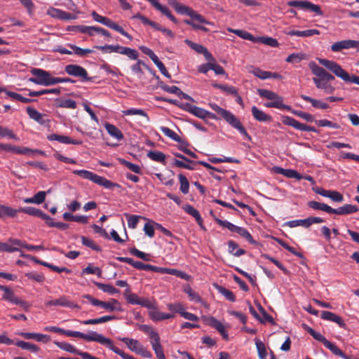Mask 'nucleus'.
<instances>
[{
  "instance_id": "37998d69",
  "label": "nucleus",
  "mask_w": 359,
  "mask_h": 359,
  "mask_svg": "<svg viewBox=\"0 0 359 359\" xmlns=\"http://www.w3.org/2000/svg\"><path fill=\"white\" fill-rule=\"evenodd\" d=\"M60 306L67 307L69 309H75L79 310L81 309L80 306L69 299V297L65 295H62L60 297Z\"/></svg>"
},
{
  "instance_id": "aec40b11",
  "label": "nucleus",
  "mask_w": 359,
  "mask_h": 359,
  "mask_svg": "<svg viewBox=\"0 0 359 359\" xmlns=\"http://www.w3.org/2000/svg\"><path fill=\"white\" fill-rule=\"evenodd\" d=\"M150 344L151 345L152 349L155 353V355L158 359H164L165 357L163 346L161 343L160 336L154 338L150 340Z\"/></svg>"
},
{
  "instance_id": "052dcab7",
  "label": "nucleus",
  "mask_w": 359,
  "mask_h": 359,
  "mask_svg": "<svg viewBox=\"0 0 359 359\" xmlns=\"http://www.w3.org/2000/svg\"><path fill=\"white\" fill-rule=\"evenodd\" d=\"M55 344L59 347L60 348L67 351L69 353L76 354L78 353V349L76 348L73 345L67 343V342H60V341H55Z\"/></svg>"
},
{
  "instance_id": "2eb2a0df",
  "label": "nucleus",
  "mask_w": 359,
  "mask_h": 359,
  "mask_svg": "<svg viewBox=\"0 0 359 359\" xmlns=\"http://www.w3.org/2000/svg\"><path fill=\"white\" fill-rule=\"evenodd\" d=\"M359 46V41L355 40H343L337 41L331 46V50L333 52H340L344 49L357 48Z\"/></svg>"
},
{
  "instance_id": "a211bd4d",
  "label": "nucleus",
  "mask_w": 359,
  "mask_h": 359,
  "mask_svg": "<svg viewBox=\"0 0 359 359\" xmlns=\"http://www.w3.org/2000/svg\"><path fill=\"white\" fill-rule=\"evenodd\" d=\"M205 321L207 325L217 330L222 336L223 339L226 340L229 339V335L225 330V327L215 317H209L206 318Z\"/></svg>"
},
{
  "instance_id": "c756f323",
  "label": "nucleus",
  "mask_w": 359,
  "mask_h": 359,
  "mask_svg": "<svg viewBox=\"0 0 359 359\" xmlns=\"http://www.w3.org/2000/svg\"><path fill=\"white\" fill-rule=\"evenodd\" d=\"M252 114L255 119L260 122H267L271 120V116L259 109L257 107H252Z\"/></svg>"
},
{
  "instance_id": "79ce46f5",
  "label": "nucleus",
  "mask_w": 359,
  "mask_h": 359,
  "mask_svg": "<svg viewBox=\"0 0 359 359\" xmlns=\"http://www.w3.org/2000/svg\"><path fill=\"white\" fill-rule=\"evenodd\" d=\"M147 156L152 161L165 164V155L158 151H150L147 154Z\"/></svg>"
},
{
  "instance_id": "bb28decb",
  "label": "nucleus",
  "mask_w": 359,
  "mask_h": 359,
  "mask_svg": "<svg viewBox=\"0 0 359 359\" xmlns=\"http://www.w3.org/2000/svg\"><path fill=\"white\" fill-rule=\"evenodd\" d=\"M184 210L189 215H191L196 219L198 224L203 229H205V227L203 224V219L200 215V212L194 208L191 205H186L183 208Z\"/></svg>"
},
{
  "instance_id": "603ef678",
  "label": "nucleus",
  "mask_w": 359,
  "mask_h": 359,
  "mask_svg": "<svg viewBox=\"0 0 359 359\" xmlns=\"http://www.w3.org/2000/svg\"><path fill=\"white\" fill-rule=\"evenodd\" d=\"M118 161L121 165L126 166V168H128L129 170H130L133 172H135L136 174L141 173L142 170H141V168L138 165L134 164V163H133L130 161H128L126 159L121 158H118Z\"/></svg>"
},
{
  "instance_id": "f704fd0d",
  "label": "nucleus",
  "mask_w": 359,
  "mask_h": 359,
  "mask_svg": "<svg viewBox=\"0 0 359 359\" xmlns=\"http://www.w3.org/2000/svg\"><path fill=\"white\" fill-rule=\"evenodd\" d=\"M149 317L154 321H161L174 317L173 314L163 313L159 311H151L149 312Z\"/></svg>"
},
{
  "instance_id": "0eeeda50",
  "label": "nucleus",
  "mask_w": 359,
  "mask_h": 359,
  "mask_svg": "<svg viewBox=\"0 0 359 359\" xmlns=\"http://www.w3.org/2000/svg\"><path fill=\"white\" fill-rule=\"evenodd\" d=\"M33 77L29 78V81L43 86H49L50 73L46 70L34 68L31 70Z\"/></svg>"
},
{
  "instance_id": "9b49d317",
  "label": "nucleus",
  "mask_w": 359,
  "mask_h": 359,
  "mask_svg": "<svg viewBox=\"0 0 359 359\" xmlns=\"http://www.w3.org/2000/svg\"><path fill=\"white\" fill-rule=\"evenodd\" d=\"M324 222V219L319 217H309L304 219H296L287 222L285 225L290 228H294L299 226L309 228L313 224H319Z\"/></svg>"
},
{
  "instance_id": "c03bdc74",
  "label": "nucleus",
  "mask_w": 359,
  "mask_h": 359,
  "mask_svg": "<svg viewBox=\"0 0 359 359\" xmlns=\"http://www.w3.org/2000/svg\"><path fill=\"white\" fill-rule=\"evenodd\" d=\"M18 212H20V208L16 210L11 207L0 205V217H2L5 215L14 217Z\"/></svg>"
},
{
  "instance_id": "4be33fe9",
  "label": "nucleus",
  "mask_w": 359,
  "mask_h": 359,
  "mask_svg": "<svg viewBox=\"0 0 359 359\" xmlns=\"http://www.w3.org/2000/svg\"><path fill=\"white\" fill-rule=\"evenodd\" d=\"M274 170L276 173L282 175L288 178H294L297 180L302 179V175L292 169H284L280 167H275Z\"/></svg>"
},
{
  "instance_id": "e433bc0d",
  "label": "nucleus",
  "mask_w": 359,
  "mask_h": 359,
  "mask_svg": "<svg viewBox=\"0 0 359 359\" xmlns=\"http://www.w3.org/2000/svg\"><path fill=\"white\" fill-rule=\"evenodd\" d=\"M61 93V88H51V89H43L39 91L30 90L29 93V95L31 97H37L41 96L45 94H55L59 95Z\"/></svg>"
},
{
  "instance_id": "e2e57ef3",
  "label": "nucleus",
  "mask_w": 359,
  "mask_h": 359,
  "mask_svg": "<svg viewBox=\"0 0 359 359\" xmlns=\"http://www.w3.org/2000/svg\"><path fill=\"white\" fill-rule=\"evenodd\" d=\"M129 252L131 255L136 256L137 257L142 259L144 261L149 262L151 260V255L149 254H147L144 252H142L137 249L136 248H132L129 250Z\"/></svg>"
},
{
  "instance_id": "8fccbe9b",
  "label": "nucleus",
  "mask_w": 359,
  "mask_h": 359,
  "mask_svg": "<svg viewBox=\"0 0 359 359\" xmlns=\"http://www.w3.org/2000/svg\"><path fill=\"white\" fill-rule=\"evenodd\" d=\"M160 130L165 136L170 137L172 140L180 143L182 142V138L175 132L169 128L161 126Z\"/></svg>"
},
{
  "instance_id": "9d476101",
  "label": "nucleus",
  "mask_w": 359,
  "mask_h": 359,
  "mask_svg": "<svg viewBox=\"0 0 359 359\" xmlns=\"http://www.w3.org/2000/svg\"><path fill=\"white\" fill-rule=\"evenodd\" d=\"M287 6L290 7L299 8L304 11H310L315 13L316 15H322L323 12L318 5L312 4L311 2L304 1H290L287 3Z\"/></svg>"
},
{
  "instance_id": "774afa93",
  "label": "nucleus",
  "mask_w": 359,
  "mask_h": 359,
  "mask_svg": "<svg viewBox=\"0 0 359 359\" xmlns=\"http://www.w3.org/2000/svg\"><path fill=\"white\" fill-rule=\"evenodd\" d=\"M81 242L82 244L85 246H87L97 252L101 250V248L95 243V242L86 236H81Z\"/></svg>"
},
{
  "instance_id": "4c0bfd02",
  "label": "nucleus",
  "mask_w": 359,
  "mask_h": 359,
  "mask_svg": "<svg viewBox=\"0 0 359 359\" xmlns=\"http://www.w3.org/2000/svg\"><path fill=\"white\" fill-rule=\"evenodd\" d=\"M115 319H116V317L115 316H104L98 318L83 320L81 321V323L83 325H95L99 323H104Z\"/></svg>"
},
{
  "instance_id": "f8f14e48",
  "label": "nucleus",
  "mask_w": 359,
  "mask_h": 359,
  "mask_svg": "<svg viewBox=\"0 0 359 359\" xmlns=\"http://www.w3.org/2000/svg\"><path fill=\"white\" fill-rule=\"evenodd\" d=\"M184 109L186 111L202 119H205L206 118L214 120L218 119L217 116L215 114L208 111L203 108L192 105L189 103L184 104Z\"/></svg>"
},
{
  "instance_id": "c85d7f7f",
  "label": "nucleus",
  "mask_w": 359,
  "mask_h": 359,
  "mask_svg": "<svg viewBox=\"0 0 359 359\" xmlns=\"http://www.w3.org/2000/svg\"><path fill=\"white\" fill-rule=\"evenodd\" d=\"M285 34L288 36H297L302 37H309L315 34H320V32L318 29H307L304 31H298V30H290L285 32Z\"/></svg>"
},
{
  "instance_id": "7c9ffc66",
  "label": "nucleus",
  "mask_w": 359,
  "mask_h": 359,
  "mask_svg": "<svg viewBox=\"0 0 359 359\" xmlns=\"http://www.w3.org/2000/svg\"><path fill=\"white\" fill-rule=\"evenodd\" d=\"M20 212L27 214L29 215L35 216L41 219H46L45 213L40 209L34 207L20 208Z\"/></svg>"
},
{
  "instance_id": "a19ab883",
  "label": "nucleus",
  "mask_w": 359,
  "mask_h": 359,
  "mask_svg": "<svg viewBox=\"0 0 359 359\" xmlns=\"http://www.w3.org/2000/svg\"><path fill=\"white\" fill-rule=\"evenodd\" d=\"M118 53L126 55L130 60H137L139 57V53L135 49L121 46Z\"/></svg>"
},
{
  "instance_id": "39448f33",
  "label": "nucleus",
  "mask_w": 359,
  "mask_h": 359,
  "mask_svg": "<svg viewBox=\"0 0 359 359\" xmlns=\"http://www.w3.org/2000/svg\"><path fill=\"white\" fill-rule=\"evenodd\" d=\"M216 222L221 226L228 229L230 231L234 232L246 239L250 243L257 245L250 233L244 227L238 226L229 221L216 219Z\"/></svg>"
},
{
  "instance_id": "680f3d73",
  "label": "nucleus",
  "mask_w": 359,
  "mask_h": 359,
  "mask_svg": "<svg viewBox=\"0 0 359 359\" xmlns=\"http://www.w3.org/2000/svg\"><path fill=\"white\" fill-rule=\"evenodd\" d=\"M129 252L131 255L136 256L137 257L142 259L144 261L149 262L151 260V255L149 254H147L144 252H142L137 249L136 248H132L129 250Z\"/></svg>"
},
{
  "instance_id": "de8ad7c7",
  "label": "nucleus",
  "mask_w": 359,
  "mask_h": 359,
  "mask_svg": "<svg viewBox=\"0 0 359 359\" xmlns=\"http://www.w3.org/2000/svg\"><path fill=\"white\" fill-rule=\"evenodd\" d=\"M94 284L104 292H107L110 294H114L119 292L118 289L109 284H104L99 282H94Z\"/></svg>"
},
{
  "instance_id": "0e129e2a",
  "label": "nucleus",
  "mask_w": 359,
  "mask_h": 359,
  "mask_svg": "<svg viewBox=\"0 0 359 359\" xmlns=\"http://www.w3.org/2000/svg\"><path fill=\"white\" fill-rule=\"evenodd\" d=\"M125 297L127 302L133 305H138L140 297L135 293H132L130 289H127L125 292Z\"/></svg>"
},
{
  "instance_id": "423d86ee",
  "label": "nucleus",
  "mask_w": 359,
  "mask_h": 359,
  "mask_svg": "<svg viewBox=\"0 0 359 359\" xmlns=\"http://www.w3.org/2000/svg\"><path fill=\"white\" fill-rule=\"evenodd\" d=\"M92 16H93L94 20H95L96 22H98L108 27L109 28H111V29L118 32L123 36L127 37L129 40L133 39V37L130 34H129L128 32L124 31V29L121 26H119L118 24L114 22L111 19H109L107 17L102 16V15H99L98 13H97L95 11H93L92 13Z\"/></svg>"
},
{
  "instance_id": "393cba45",
  "label": "nucleus",
  "mask_w": 359,
  "mask_h": 359,
  "mask_svg": "<svg viewBox=\"0 0 359 359\" xmlns=\"http://www.w3.org/2000/svg\"><path fill=\"white\" fill-rule=\"evenodd\" d=\"M300 97L306 102H310L315 109H327L329 108V105L321 100L312 98L311 97L303 94L300 95Z\"/></svg>"
},
{
  "instance_id": "6ab92c4d",
  "label": "nucleus",
  "mask_w": 359,
  "mask_h": 359,
  "mask_svg": "<svg viewBox=\"0 0 359 359\" xmlns=\"http://www.w3.org/2000/svg\"><path fill=\"white\" fill-rule=\"evenodd\" d=\"M47 139L50 141H57L60 143L66 144H74V145H80L82 144V141L73 140L71 137L65 135H60L57 134H51L47 137Z\"/></svg>"
},
{
  "instance_id": "f257e3e1",
  "label": "nucleus",
  "mask_w": 359,
  "mask_h": 359,
  "mask_svg": "<svg viewBox=\"0 0 359 359\" xmlns=\"http://www.w3.org/2000/svg\"><path fill=\"white\" fill-rule=\"evenodd\" d=\"M168 4L179 14L188 15L191 18V20H184V23L190 25L194 29H198L205 32H209V29L207 27L199 25L198 23L203 25H213L212 22L207 20L202 15L197 13L191 7L178 2L177 0H168Z\"/></svg>"
},
{
  "instance_id": "4d7b16f0",
  "label": "nucleus",
  "mask_w": 359,
  "mask_h": 359,
  "mask_svg": "<svg viewBox=\"0 0 359 359\" xmlns=\"http://www.w3.org/2000/svg\"><path fill=\"white\" fill-rule=\"evenodd\" d=\"M58 107L72 109H74L77 107L76 102L71 99H60L59 100Z\"/></svg>"
},
{
  "instance_id": "412c9836",
  "label": "nucleus",
  "mask_w": 359,
  "mask_h": 359,
  "mask_svg": "<svg viewBox=\"0 0 359 359\" xmlns=\"http://www.w3.org/2000/svg\"><path fill=\"white\" fill-rule=\"evenodd\" d=\"M19 334L26 339H34L36 341H41L43 343H48L50 341V336L40 333L20 332Z\"/></svg>"
},
{
  "instance_id": "72a5a7b5",
  "label": "nucleus",
  "mask_w": 359,
  "mask_h": 359,
  "mask_svg": "<svg viewBox=\"0 0 359 359\" xmlns=\"http://www.w3.org/2000/svg\"><path fill=\"white\" fill-rule=\"evenodd\" d=\"M104 127L107 133L113 137H115L118 140H121L123 138V135L121 131L114 125L107 123Z\"/></svg>"
},
{
  "instance_id": "20e7f679",
  "label": "nucleus",
  "mask_w": 359,
  "mask_h": 359,
  "mask_svg": "<svg viewBox=\"0 0 359 359\" xmlns=\"http://www.w3.org/2000/svg\"><path fill=\"white\" fill-rule=\"evenodd\" d=\"M74 175H76L83 179L89 180L93 182L100 185L106 189L120 188L121 186L117 184L112 182L111 181L106 179L104 177H101L93 172L86 170H74L72 172Z\"/></svg>"
},
{
  "instance_id": "13d9d810",
  "label": "nucleus",
  "mask_w": 359,
  "mask_h": 359,
  "mask_svg": "<svg viewBox=\"0 0 359 359\" xmlns=\"http://www.w3.org/2000/svg\"><path fill=\"white\" fill-rule=\"evenodd\" d=\"M139 329L143 332L147 334L150 340L159 336L158 333L154 328L148 325H140Z\"/></svg>"
},
{
  "instance_id": "6e6552de",
  "label": "nucleus",
  "mask_w": 359,
  "mask_h": 359,
  "mask_svg": "<svg viewBox=\"0 0 359 359\" xmlns=\"http://www.w3.org/2000/svg\"><path fill=\"white\" fill-rule=\"evenodd\" d=\"M83 339L88 341H95L100 343V344L107 346L111 351H113V348L115 347L111 339L93 331H90L88 334L83 333Z\"/></svg>"
},
{
  "instance_id": "ddd939ff",
  "label": "nucleus",
  "mask_w": 359,
  "mask_h": 359,
  "mask_svg": "<svg viewBox=\"0 0 359 359\" xmlns=\"http://www.w3.org/2000/svg\"><path fill=\"white\" fill-rule=\"evenodd\" d=\"M282 122L285 126H290L293 127L294 128L301 130V131H309V132H314L317 133V130L313 127L308 126L304 123H302L297 121L296 119L288 116H283L282 117Z\"/></svg>"
},
{
  "instance_id": "3c124183",
  "label": "nucleus",
  "mask_w": 359,
  "mask_h": 359,
  "mask_svg": "<svg viewBox=\"0 0 359 359\" xmlns=\"http://www.w3.org/2000/svg\"><path fill=\"white\" fill-rule=\"evenodd\" d=\"M178 179L180 184V189L181 192L184 194H188L189 190V182L187 177L180 173L178 175Z\"/></svg>"
},
{
  "instance_id": "b1692460",
  "label": "nucleus",
  "mask_w": 359,
  "mask_h": 359,
  "mask_svg": "<svg viewBox=\"0 0 359 359\" xmlns=\"http://www.w3.org/2000/svg\"><path fill=\"white\" fill-rule=\"evenodd\" d=\"M358 211V208L356 205L351 204H345L337 209L332 208V214H337L340 215H348Z\"/></svg>"
},
{
  "instance_id": "5701e85b",
  "label": "nucleus",
  "mask_w": 359,
  "mask_h": 359,
  "mask_svg": "<svg viewBox=\"0 0 359 359\" xmlns=\"http://www.w3.org/2000/svg\"><path fill=\"white\" fill-rule=\"evenodd\" d=\"M0 290L4 292L2 296L3 300L16 304L19 297L15 294L14 292L10 287L0 285Z\"/></svg>"
},
{
  "instance_id": "473e14b6",
  "label": "nucleus",
  "mask_w": 359,
  "mask_h": 359,
  "mask_svg": "<svg viewBox=\"0 0 359 359\" xmlns=\"http://www.w3.org/2000/svg\"><path fill=\"white\" fill-rule=\"evenodd\" d=\"M308 206L316 210H322L327 213L332 214V208L325 203L311 201L308 203Z\"/></svg>"
},
{
  "instance_id": "1a4fd4ad",
  "label": "nucleus",
  "mask_w": 359,
  "mask_h": 359,
  "mask_svg": "<svg viewBox=\"0 0 359 359\" xmlns=\"http://www.w3.org/2000/svg\"><path fill=\"white\" fill-rule=\"evenodd\" d=\"M0 151H4L6 152L18 154H24V155H30L31 154H44V152L38 149H31L27 147H16L14 145H11L9 144H2L0 143Z\"/></svg>"
},
{
  "instance_id": "69168bd1",
  "label": "nucleus",
  "mask_w": 359,
  "mask_h": 359,
  "mask_svg": "<svg viewBox=\"0 0 359 359\" xmlns=\"http://www.w3.org/2000/svg\"><path fill=\"white\" fill-rule=\"evenodd\" d=\"M316 125L319 127H330L335 129L340 128V126L337 123H333L327 119L315 120Z\"/></svg>"
},
{
  "instance_id": "864d4df0",
  "label": "nucleus",
  "mask_w": 359,
  "mask_h": 359,
  "mask_svg": "<svg viewBox=\"0 0 359 359\" xmlns=\"http://www.w3.org/2000/svg\"><path fill=\"white\" fill-rule=\"evenodd\" d=\"M122 113L124 116L139 115L145 117L147 121L149 120L148 114L141 109L130 108L123 111Z\"/></svg>"
},
{
  "instance_id": "4468645a",
  "label": "nucleus",
  "mask_w": 359,
  "mask_h": 359,
  "mask_svg": "<svg viewBox=\"0 0 359 359\" xmlns=\"http://www.w3.org/2000/svg\"><path fill=\"white\" fill-rule=\"evenodd\" d=\"M65 72L76 77H80L83 81H90L91 78L88 77V72L85 68L78 65H68L65 67Z\"/></svg>"
},
{
  "instance_id": "49530a36",
  "label": "nucleus",
  "mask_w": 359,
  "mask_h": 359,
  "mask_svg": "<svg viewBox=\"0 0 359 359\" xmlns=\"http://www.w3.org/2000/svg\"><path fill=\"white\" fill-rule=\"evenodd\" d=\"M256 348L259 359H266L267 352L265 344L259 339H255Z\"/></svg>"
},
{
  "instance_id": "338daca9",
  "label": "nucleus",
  "mask_w": 359,
  "mask_h": 359,
  "mask_svg": "<svg viewBox=\"0 0 359 359\" xmlns=\"http://www.w3.org/2000/svg\"><path fill=\"white\" fill-rule=\"evenodd\" d=\"M69 46L74 50L76 55L81 57L86 56L87 54L92 53L93 52L91 49L81 48L73 44H69Z\"/></svg>"
},
{
  "instance_id": "dca6fc26",
  "label": "nucleus",
  "mask_w": 359,
  "mask_h": 359,
  "mask_svg": "<svg viewBox=\"0 0 359 359\" xmlns=\"http://www.w3.org/2000/svg\"><path fill=\"white\" fill-rule=\"evenodd\" d=\"M27 113L29 118L36 121L38 123L42 126L47 125L50 121L46 118V115L39 112L36 109L33 107H28L26 109Z\"/></svg>"
},
{
  "instance_id": "f3484780",
  "label": "nucleus",
  "mask_w": 359,
  "mask_h": 359,
  "mask_svg": "<svg viewBox=\"0 0 359 359\" xmlns=\"http://www.w3.org/2000/svg\"><path fill=\"white\" fill-rule=\"evenodd\" d=\"M184 42L196 53L203 54L207 60H213L212 54L203 46L194 43L189 39H185Z\"/></svg>"
},
{
  "instance_id": "bf43d9fd",
  "label": "nucleus",
  "mask_w": 359,
  "mask_h": 359,
  "mask_svg": "<svg viewBox=\"0 0 359 359\" xmlns=\"http://www.w3.org/2000/svg\"><path fill=\"white\" fill-rule=\"evenodd\" d=\"M124 215L127 218L128 226L130 229H135L137 227L139 219L140 218H143L141 216L135 215H129L128 213H125Z\"/></svg>"
},
{
  "instance_id": "6e6d98bb",
  "label": "nucleus",
  "mask_w": 359,
  "mask_h": 359,
  "mask_svg": "<svg viewBox=\"0 0 359 359\" xmlns=\"http://www.w3.org/2000/svg\"><path fill=\"white\" fill-rule=\"evenodd\" d=\"M257 43H261L273 48L279 46V43L276 39L269 36L257 37Z\"/></svg>"
},
{
  "instance_id": "58836bf2",
  "label": "nucleus",
  "mask_w": 359,
  "mask_h": 359,
  "mask_svg": "<svg viewBox=\"0 0 359 359\" xmlns=\"http://www.w3.org/2000/svg\"><path fill=\"white\" fill-rule=\"evenodd\" d=\"M324 346L331 351L334 355H338L344 359H351L349 356L344 354V353L339 349L334 344H332L330 341H325Z\"/></svg>"
},
{
  "instance_id": "f03ea898",
  "label": "nucleus",
  "mask_w": 359,
  "mask_h": 359,
  "mask_svg": "<svg viewBox=\"0 0 359 359\" xmlns=\"http://www.w3.org/2000/svg\"><path fill=\"white\" fill-rule=\"evenodd\" d=\"M210 107L217 114L223 118L229 125H231L235 129L238 130L239 133L245 137V139L248 140H251V137L249 135L240 120L231 111L220 107L215 103H210Z\"/></svg>"
},
{
  "instance_id": "a18cd8bd",
  "label": "nucleus",
  "mask_w": 359,
  "mask_h": 359,
  "mask_svg": "<svg viewBox=\"0 0 359 359\" xmlns=\"http://www.w3.org/2000/svg\"><path fill=\"white\" fill-rule=\"evenodd\" d=\"M257 93L260 97H264L269 100H279L280 98V96H279L276 93L266 89H258Z\"/></svg>"
},
{
  "instance_id": "7ed1b4c3",
  "label": "nucleus",
  "mask_w": 359,
  "mask_h": 359,
  "mask_svg": "<svg viewBox=\"0 0 359 359\" xmlns=\"http://www.w3.org/2000/svg\"><path fill=\"white\" fill-rule=\"evenodd\" d=\"M319 63L325 68L331 71L337 77L346 83H354L359 85V76L355 75L351 76L346 72L338 63L324 58L318 59Z\"/></svg>"
},
{
  "instance_id": "5fc2aeb1",
  "label": "nucleus",
  "mask_w": 359,
  "mask_h": 359,
  "mask_svg": "<svg viewBox=\"0 0 359 359\" xmlns=\"http://www.w3.org/2000/svg\"><path fill=\"white\" fill-rule=\"evenodd\" d=\"M309 67L312 70L313 74H315L318 79H323V77L327 72L325 69L321 67H319L313 62L309 63Z\"/></svg>"
},
{
  "instance_id": "2f4dec72",
  "label": "nucleus",
  "mask_w": 359,
  "mask_h": 359,
  "mask_svg": "<svg viewBox=\"0 0 359 359\" xmlns=\"http://www.w3.org/2000/svg\"><path fill=\"white\" fill-rule=\"evenodd\" d=\"M121 341H123L128 348L132 351L138 353L142 347L143 346L137 339L130 338H123Z\"/></svg>"
},
{
  "instance_id": "c9c22d12",
  "label": "nucleus",
  "mask_w": 359,
  "mask_h": 359,
  "mask_svg": "<svg viewBox=\"0 0 359 359\" xmlns=\"http://www.w3.org/2000/svg\"><path fill=\"white\" fill-rule=\"evenodd\" d=\"M229 31L236 34L237 36H240L243 39L249 40L254 43H257V37H255L252 34L246 31L233 29H229Z\"/></svg>"
},
{
  "instance_id": "ea45409f",
  "label": "nucleus",
  "mask_w": 359,
  "mask_h": 359,
  "mask_svg": "<svg viewBox=\"0 0 359 359\" xmlns=\"http://www.w3.org/2000/svg\"><path fill=\"white\" fill-rule=\"evenodd\" d=\"M6 243L8 248L13 249V250L6 251L7 252H16L19 250L20 248H25L26 246V242L19 239L10 238Z\"/></svg>"
},
{
  "instance_id": "a878e982",
  "label": "nucleus",
  "mask_w": 359,
  "mask_h": 359,
  "mask_svg": "<svg viewBox=\"0 0 359 359\" xmlns=\"http://www.w3.org/2000/svg\"><path fill=\"white\" fill-rule=\"evenodd\" d=\"M133 267L139 270L151 271L154 272H157L163 274L164 268L144 264L143 262L140 261H135Z\"/></svg>"
},
{
  "instance_id": "cd10ccee",
  "label": "nucleus",
  "mask_w": 359,
  "mask_h": 359,
  "mask_svg": "<svg viewBox=\"0 0 359 359\" xmlns=\"http://www.w3.org/2000/svg\"><path fill=\"white\" fill-rule=\"evenodd\" d=\"M313 81L318 89H323L327 93H332L334 91V88L326 81L317 77L313 78Z\"/></svg>"
},
{
  "instance_id": "09e8293b",
  "label": "nucleus",
  "mask_w": 359,
  "mask_h": 359,
  "mask_svg": "<svg viewBox=\"0 0 359 359\" xmlns=\"http://www.w3.org/2000/svg\"><path fill=\"white\" fill-rule=\"evenodd\" d=\"M15 344L22 349L28 350L33 353H36L40 349L37 345L24 341H18Z\"/></svg>"
}]
</instances>
